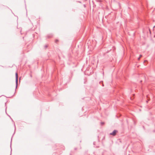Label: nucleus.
<instances>
[{
	"mask_svg": "<svg viewBox=\"0 0 155 155\" xmlns=\"http://www.w3.org/2000/svg\"><path fill=\"white\" fill-rule=\"evenodd\" d=\"M142 55H140V57H139V58H140L141 57H142Z\"/></svg>",
	"mask_w": 155,
	"mask_h": 155,
	"instance_id": "nucleus-4",
	"label": "nucleus"
},
{
	"mask_svg": "<svg viewBox=\"0 0 155 155\" xmlns=\"http://www.w3.org/2000/svg\"><path fill=\"white\" fill-rule=\"evenodd\" d=\"M140 58L139 57V58H138V60H140Z\"/></svg>",
	"mask_w": 155,
	"mask_h": 155,
	"instance_id": "nucleus-5",
	"label": "nucleus"
},
{
	"mask_svg": "<svg viewBox=\"0 0 155 155\" xmlns=\"http://www.w3.org/2000/svg\"><path fill=\"white\" fill-rule=\"evenodd\" d=\"M58 41V40H55V42H57Z\"/></svg>",
	"mask_w": 155,
	"mask_h": 155,
	"instance_id": "nucleus-3",
	"label": "nucleus"
},
{
	"mask_svg": "<svg viewBox=\"0 0 155 155\" xmlns=\"http://www.w3.org/2000/svg\"><path fill=\"white\" fill-rule=\"evenodd\" d=\"M15 75H16V81H17V82L18 81V74L17 73H16Z\"/></svg>",
	"mask_w": 155,
	"mask_h": 155,
	"instance_id": "nucleus-2",
	"label": "nucleus"
},
{
	"mask_svg": "<svg viewBox=\"0 0 155 155\" xmlns=\"http://www.w3.org/2000/svg\"><path fill=\"white\" fill-rule=\"evenodd\" d=\"M117 131L116 130H114L112 133H110V135H112L113 136H114L116 134Z\"/></svg>",
	"mask_w": 155,
	"mask_h": 155,
	"instance_id": "nucleus-1",
	"label": "nucleus"
}]
</instances>
